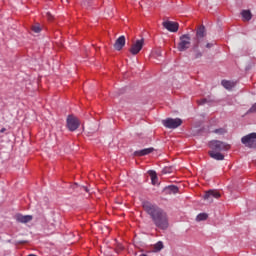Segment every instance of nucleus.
I'll return each instance as SVG.
<instances>
[{
    "mask_svg": "<svg viewBox=\"0 0 256 256\" xmlns=\"http://www.w3.org/2000/svg\"><path fill=\"white\" fill-rule=\"evenodd\" d=\"M142 206L144 211L150 215L155 227L162 229V231L169 229V217L165 211L149 201H144Z\"/></svg>",
    "mask_w": 256,
    "mask_h": 256,
    "instance_id": "obj_1",
    "label": "nucleus"
},
{
    "mask_svg": "<svg viewBox=\"0 0 256 256\" xmlns=\"http://www.w3.org/2000/svg\"><path fill=\"white\" fill-rule=\"evenodd\" d=\"M207 35V30L204 25H200L196 31L197 44L200 45L201 49L206 47V49H211L215 43H209L203 39Z\"/></svg>",
    "mask_w": 256,
    "mask_h": 256,
    "instance_id": "obj_2",
    "label": "nucleus"
},
{
    "mask_svg": "<svg viewBox=\"0 0 256 256\" xmlns=\"http://www.w3.org/2000/svg\"><path fill=\"white\" fill-rule=\"evenodd\" d=\"M180 42L178 43L177 49L180 52L187 51L191 47V36L189 34H183L180 36Z\"/></svg>",
    "mask_w": 256,
    "mask_h": 256,
    "instance_id": "obj_3",
    "label": "nucleus"
},
{
    "mask_svg": "<svg viewBox=\"0 0 256 256\" xmlns=\"http://www.w3.org/2000/svg\"><path fill=\"white\" fill-rule=\"evenodd\" d=\"M209 147L212 149L211 151L221 153V151H228L229 145L225 142H221L219 140H212L209 142Z\"/></svg>",
    "mask_w": 256,
    "mask_h": 256,
    "instance_id": "obj_4",
    "label": "nucleus"
},
{
    "mask_svg": "<svg viewBox=\"0 0 256 256\" xmlns=\"http://www.w3.org/2000/svg\"><path fill=\"white\" fill-rule=\"evenodd\" d=\"M162 125H164L166 129H177V127H181V125H183V120H181V118H167L162 120Z\"/></svg>",
    "mask_w": 256,
    "mask_h": 256,
    "instance_id": "obj_5",
    "label": "nucleus"
},
{
    "mask_svg": "<svg viewBox=\"0 0 256 256\" xmlns=\"http://www.w3.org/2000/svg\"><path fill=\"white\" fill-rule=\"evenodd\" d=\"M243 145L245 147H249L250 149H256V133H250L241 139Z\"/></svg>",
    "mask_w": 256,
    "mask_h": 256,
    "instance_id": "obj_6",
    "label": "nucleus"
},
{
    "mask_svg": "<svg viewBox=\"0 0 256 256\" xmlns=\"http://www.w3.org/2000/svg\"><path fill=\"white\" fill-rule=\"evenodd\" d=\"M81 125V122L79 121V118L69 115L67 118V127L69 131H77L79 129V126Z\"/></svg>",
    "mask_w": 256,
    "mask_h": 256,
    "instance_id": "obj_7",
    "label": "nucleus"
},
{
    "mask_svg": "<svg viewBox=\"0 0 256 256\" xmlns=\"http://www.w3.org/2000/svg\"><path fill=\"white\" fill-rule=\"evenodd\" d=\"M143 45H145V39L136 40L130 47L129 52L131 55H139L141 49H143Z\"/></svg>",
    "mask_w": 256,
    "mask_h": 256,
    "instance_id": "obj_8",
    "label": "nucleus"
},
{
    "mask_svg": "<svg viewBox=\"0 0 256 256\" xmlns=\"http://www.w3.org/2000/svg\"><path fill=\"white\" fill-rule=\"evenodd\" d=\"M221 193L218 190H209L204 195V200L208 203H213L214 199H219Z\"/></svg>",
    "mask_w": 256,
    "mask_h": 256,
    "instance_id": "obj_9",
    "label": "nucleus"
},
{
    "mask_svg": "<svg viewBox=\"0 0 256 256\" xmlns=\"http://www.w3.org/2000/svg\"><path fill=\"white\" fill-rule=\"evenodd\" d=\"M163 27L167 29V31H170L171 33H177L179 31V23L177 22H171V21L163 22Z\"/></svg>",
    "mask_w": 256,
    "mask_h": 256,
    "instance_id": "obj_10",
    "label": "nucleus"
},
{
    "mask_svg": "<svg viewBox=\"0 0 256 256\" xmlns=\"http://www.w3.org/2000/svg\"><path fill=\"white\" fill-rule=\"evenodd\" d=\"M15 220L17 223H30V221H33L32 215H23V214H16Z\"/></svg>",
    "mask_w": 256,
    "mask_h": 256,
    "instance_id": "obj_11",
    "label": "nucleus"
},
{
    "mask_svg": "<svg viewBox=\"0 0 256 256\" xmlns=\"http://www.w3.org/2000/svg\"><path fill=\"white\" fill-rule=\"evenodd\" d=\"M154 151H155V148L150 147V148L135 151L134 155L136 157H145V155H150V153H153Z\"/></svg>",
    "mask_w": 256,
    "mask_h": 256,
    "instance_id": "obj_12",
    "label": "nucleus"
},
{
    "mask_svg": "<svg viewBox=\"0 0 256 256\" xmlns=\"http://www.w3.org/2000/svg\"><path fill=\"white\" fill-rule=\"evenodd\" d=\"M123 47H125V36L122 35L120 36L114 43V49L116 51H121V49H123Z\"/></svg>",
    "mask_w": 256,
    "mask_h": 256,
    "instance_id": "obj_13",
    "label": "nucleus"
},
{
    "mask_svg": "<svg viewBox=\"0 0 256 256\" xmlns=\"http://www.w3.org/2000/svg\"><path fill=\"white\" fill-rule=\"evenodd\" d=\"M208 154L212 159H215L216 161H223V159H225V156L220 152H215L213 150H210Z\"/></svg>",
    "mask_w": 256,
    "mask_h": 256,
    "instance_id": "obj_14",
    "label": "nucleus"
},
{
    "mask_svg": "<svg viewBox=\"0 0 256 256\" xmlns=\"http://www.w3.org/2000/svg\"><path fill=\"white\" fill-rule=\"evenodd\" d=\"M222 86L224 89L231 90L233 87H235V82L229 81V80H222Z\"/></svg>",
    "mask_w": 256,
    "mask_h": 256,
    "instance_id": "obj_15",
    "label": "nucleus"
},
{
    "mask_svg": "<svg viewBox=\"0 0 256 256\" xmlns=\"http://www.w3.org/2000/svg\"><path fill=\"white\" fill-rule=\"evenodd\" d=\"M199 47L201 45L198 43L194 46V59H201L203 57V52L199 51Z\"/></svg>",
    "mask_w": 256,
    "mask_h": 256,
    "instance_id": "obj_16",
    "label": "nucleus"
},
{
    "mask_svg": "<svg viewBox=\"0 0 256 256\" xmlns=\"http://www.w3.org/2000/svg\"><path fill=\"white\" fill-rule=\"evenodd\" d=\"M241 15H242L243 21H251L253 17L250 10H243Z\"/></svg>",
    "mask_w": 256,
    "mask_h": 256,
    "instance_id": "obj_17",
    "label": "nucleus"
},
{
    "mask_svg": "<svg viewBox=\"0 0 256 256\" xmlns=\"http://www.w3.org/2000/svg\"><path fill=\"white\" fill-rule=\"evenodd\" d=\"M165 191H166L167 193H173V194H175V193H178L179 188H178L177 186L171 185V186L166 187V188H165Z\"/></svg>",
    "mask_w": 256,
    "mask_h": 256,
    "instance_id": "obj_18",
    "label": "nucleus"
},
{
    "mask_svg": "<svg viewBox=\"0 0 256 256\" xmlns=\"http://www.w3.org/2000/svg\"><path fill=\"white\" fill-rule=\"evenodd\" d=\"M209 215L207 213H200L196 217V221H207Z\"/></svg>",
    "mask_w": 256,
    "mask_h": 256,
    "instance_id": "obj_19",
    "label": "nucleus"
},
{
    "mask_svg": "<svg viewBox=\"0 0 256 256\" xmlns=\"http://www.w3.org/2000/svg\"><path fill=\"white\" fill-rule=\"evenodd\" d=\"M150 177L153 185L157 184V173L155 171H150Z\"/></svg>",
    "mask_w": 256,
    "mask_h": 256,
    "instance_id": "obj_20",
    "label": "nucleus"
},
{
    "mask_svg": "<svg viewBox=\"0 0 256 256\" xmlns=\"http://www.w3.org/2000/svg\"><path fill=\"white\" fill-rule=\"evenodd\" d=\"M216 135H225L227 133V130L225 128H218L213 131Z\"/></svg>",
    "mask_w": 256,
    "mask_h": 256,
    "instance_id": "obj_21",
    "label": "nucleus"
},
{
    "mask_svg": "<svg viewBox=\"0 0 256 256\" xmlns=\"http://www.w3.org/2000/svg\"><path fill=\"white\" fill-rule=\"evenodd\" d=\"M161 249H163V242H157L155 244V250L156 251H161Z\"/></svg>",
    "mask_w": 256,
    "mask_h": 256,
    "instance_id": "obj_22",
    "label": "nucleus"
},
{
    "mask_svg": "<svg viewBox=\"0 0 256 256\" xmlns=\"http://www.w3.org/2000/svg\"><path fill=\"white\" fill-rule=\"evenodd\" d=\"M32 31L34 33H41V27L40 26H33Z\"/></svg>",
    "mask_w": 256,
    "mask_h": 256,
    "instance_id": "obj_23",
    "label": "nucleus"
},
{
    "mask_svg": "<svg viewBox=\"0 0 256 256\" xmlns=\"http://www.w3.org/2000/svg\"><path fill=\"white\" fill-rule=\"evenodd\" d=\"M205 103H207V99H202L198 101V105H205Z\"/></svg>",
    "mask_w": 256,
    "mask_h": 256,
    "instance_id": "obj_24",
    "label": "nucleus"
},
{
    "mask_svg": "<svg viewBox=\"0 0 256 256\" xmlns=\"http://www.w3.org/2000/svg\"><path fill=\"white\" fill-rule=\"evenodd\" d=\"M80 190L85 191L86 193H89V189L86 186H81Z\"/></svg>",
    "mask_w": 256,
    "mask_h": 256,
    "instance_id": "obj_25",
    "label": "nucleus"
},
{
    "mask_svg": "<svg viewBox=\"0 0 256 256\" xmlns=\"http://www.w3.org/2000/svg\"><path fill=\"white\" fill-rule=\"evenodd\" d=\"M5 131H7V129L2 128V129L0 130V133H5Z\"/></svg>",
    "mask_w": 256,
    "mask_h": 256,
    "instance_id": "obj_26",
    "label": "nucleus"
},
{
    "mask_svg": "<svg viewBox=\"0 0 256 256\" xmlns=\"http://www.w3.org/2000/svg\"><path fill=\"white\" fill-rule=\"evenodd\" d=\"M163 173H169V170H167V168H165V169L163 170Z\"/></svg>",
    "mask_w": 256,
    "mask_h": 256,
    "instance_id": "obj_27",
    "label": "nucleus"
},
{
    "mask_svg": "<svg viewBox=\"0 0 256 256\" xmlns=\"http://www.w3.org/2000/svg\"><path fill=\"white\" fill-rule=\"evenodd\" d=\"M47 15H48V19H51V14H50V13H48Z\"/></svg>",
    "mask_w": 256,
    "mask_h": 256,
    "instance_id": "obj_28",
    "label": "nucleus"
}]
</instances>
